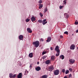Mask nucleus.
<instances>
[{
  "label": "nucleus",
  "instance_id": "nucleus-1",
  "mask_svg": "<svg viewBox=\"0 0 78 78\" xmlns=\"http://www.w3.org/2000/svg\"><path fill=\"white\" fill-rule=\"evenodd\" d=\"M55 51H57V54H56V56H58L59 55V53H60V50L59 49V46H57L55 49Z\"/></svg>",
  "mask_w": 78,
  "mask_h": 78
},
{
  "label": "nucleus",
  "instance_id": "nucleus-2",
  "mask_svg": "<svg viewBox=\"0 0 78 78\" xmlns=\"http://www.w3.org/2000/svg\"><path fill=\"white\" fill-rule=\"evenodd\" d=\"M33 44L34 45V47H35L37 48V47H39L40 44L39 43V41H37L34 42L33 43Z\"/></svg>",
  "mask_w": 78,
  "mask_h": 78
},
{
  "label": "nucleus",
  "instance_id": "nucleus-3",
  "mask_svg": "<svg viewBox=\"0 0 78 78\" xmlns=\"http://www.w3.org/2000/svg\"><path fill=\"white\" fill-rule=\"evenodd\" d=\"M54 73L55 75H59V70L58 69L55 70L54 72Z\"/></svg>",
  "mask_w": 78,
  "mask_h": 78
},
{
  "label": "nucleus",
  "instance_id": "nucleus-4",
  "mask_svg": "<svg viewBox=\"0 0 78 78\" xmlns=\"http://www.w3.org/2000/svg\"><path fill=\"white\" fill-rule=\"evenodd\" d=\"M48 70L49 71H50V72H51L52 70H54V67H53V66H51L49 67L48 68Z\"/></svg>",
  "mask_w": 78,
  "mask_h": 78
},
{
  "label": "nucleus",
  "instance_id": "nucleus-5",
  "mask_svg": "<svg viewBox=\"0 0 78 78\" xmlns=\"http://www.w3.org/2000/svg\"><path fill=\"white\" fill-rule=\"evenodd\" d=\"M69 61L71 64H73L75 62V60L73 59H70L69 60Z\"/></svg>",
  "mask_w": 78,
  "mask_h": 78
},
{
  "label": "nucleus",
  "instance_id": "nucleus-6",
  "mask_svg": "<svg viewBox=\"0 0 78 78\" xmlns=\"http://www.w3.org/2000/svg\"><path fill=\"white\" fill-rule=\"evenodd\" d=\"M27 30L28 33H32V30L30 28H27Z\"/></svg>",
  "mask_w": 78,
  "mask_h": 78
},
{
  "label": "nucleus",
  "instance_id": "nucleus-7",
  "mask_svg": "<svg viewBox=\"0 0 78 78\" xmlns=\"http://www.w3.org/2000/svg\"><path fill=\"white\" fill-rule=\"evenodd\" d=\"M75 46L74 44H72L70 47V49L71 50H74L75 49Z\"/></svg>",
  "mask_w": 78,
  "mask_h": 78
},
{
  "label": "nucleus",
  "instance_id": "nucleus-8",
  "mask_svg": "<svg viewBox=\"0 0 78 78\" xmlns=\"http://www.w3.org/2000/svg\"><path fill=\"white\" fill-rule=\"evenodd\" d=\"M51 37H48V38L47 40H46V42H48L51 41Z\"/></svg>",
  "mask_w": 78,
  "mask_h": 78
},
{
  "label": "nucleus",
  "instance_id": "nucleus-9",
  "mask_svg": "<svg viewBox=\"0 0 78 78\" xmlns=\"http://www.w3.org/2000/svg\"><path fill=\"white\" fill-rule=\"evenodd\" d=\"M22 73H20L18 74V75L17 76V77L18 78H22Z\"/></svg>",
  "mask_w": 78,
  "mask_h": 78
},
{
  "label": "nucleus",
  "instance_id": "nucleus-10",
  "mask_svg": "<svg viewBox=\"0 0 78 78\" xmlns=\"http://www.w3.org/2000/svg\"><path fill=\"white\" fill-rule=\"evenodd\" d=\"M64 16H65V17H66L67 19L69 17V14L66 13L64 14Z\"/></svg>",
  "mask_w": 78,
  "mask_h": 78
},
{
  "label": "nucleus",
  "instance_id": "nucleus-11",
  "mask_svg": "<svg viewBox=\"0 0 78 78\" xmlns=\"http://www.w3.org/2000/svg\"><path fill=\"white\" fill-rule=\"evenodd\" d=\"M31 20L32 22H34V21L36 20V18L34 17H32L31 18Z\"/></svg>",
  "mask_w": 78,
  "mask_h": 78
},
{
  "label": "nucleus",
  "instance_id": "nucleus-12",
  "mask_svg": "<svg viewBox=\"0 0 78 78\" xmlns=\"http://www.w3.org/2000/svg\"><path fill=\"white\" fill-rule=\"evenodd\" d=\"M35 69L37 71H39L40 70H41V67L39 66H38L37 67L35 68Z\"/></svg>",
  "mask_w": 78,
  "mask_h": 78
},
{
  "label": "nucleus",
  "instance_id": "nucleus-13",
  "mask_svg": "<svg viewBox=\"0 0 78 78\" xmlns=\"http://www.w3.org/2000/svg\"><path fill=\"white\" fill-rule=\"evenodd\" d=\"M23 35H20L19 37V39H20V40H22V39H23Z\"/></svg>",
  "mask_w": 78,
  "mask_h": 78
},
{
  "label": "nucleus",
  "instance_id": "nucleus-14",
  "mask_svg": "<svg viewBox=\"0 0 78 78\" xmlns=\"http://www.w3.org/2000/svg\"><path fill=\"white\" fill-rule=\"evenodd\" d=\"M45 63L46 64H49L50 63V60H48L46 61Z\"/></svg>",
  "mask_w": 78,
  "mask_h": 78
},
{
  "label": "nucleus",
  "instance_id": "nucleus-15",
  "mask_svg": "<svg viewBox=\"0 0 78 78\" xmlns=\"http://www.w3.org/2000/svg\"><path fill=\"white\" fill-rule=\"evenodd\" d=\"M39 5V9H41V8H42L43 7V5H42V4H40Z\"/></svg>",
  "mask_w": 78,
  "mask_h": 78
},
{
  "label": "nucleus",
  "instance_id": "nucleus-16",
  "mask_svg": "<svg viewBox=\"0 0 78 78\" xmlns=\"http://www.w3.org/2000/svg\"><path fill=\"white\" fill-rule=\"evenodd\" d=\"M60 59H64V55H62L60 56Z\"/></svg>",
  "mask_w": 78,
  "mask_h": 78
},
{
  "label": "nucleus",
  "instance_id": "nucleus-17",
  "mask_svg": "<svg viewBox=\"0 0 78 78\" xmlns=\"http://www.w3.org/2000/svg\"><path fill=\"white\" fill-rule=\"evenodd\" d=\"M13 76V74H12V73H10L9 74V77L10 78H12Z\"/></svg>",
  "mask_w": 78,
  "mask_h": 78
},
{
  "label": "nucleus",
  "instance_id": "nucleus-18",
  "mask_svg": "<svg viewBox=\"0 0 78 78\" xmlns=\"http://www.w3.org/2000/svg\"><path fill=\"white\" fill-rule=\"evenodd\" d=\"M33 53H31L29 54V56L30 58H33Z\"/></svg>",
  "mask_w": 78,
  "mask_h": 78
},
{
  "label": "nucleus",
  "instance_id": "nucleus-19",
  "mask_svg": "<svg viewBox=\"0 0 78 78\" xmlns=\"http://www.w3.org/2000/svg\"><path fill=\"white\" fill-rule=\"evenodd\" d=\"M48 77V76L47 75H44L42 76V78H47Z\"/></svg>",
  "mask_w": 78,
  "mask_h": 78
},
{
  "label": "nucleus",
  "instance_id": "nucleus-20",
  "mask_svg": "<svg viewBox=\"0 0 78 78\" xmlns=\"http://www.w3.org/2000/svg\"><path fill=\"white\" fill-rule=\"evenodd\" d=\"M48 11V9H47V8H46L45 9H44V13H45L47 11Z\"/></svg>",
  "mask_w": 78,
  "mask_h": 78
},
{
  "label": "nucleus",
  "instance_id": "nucleus-21",
  "mask_svg": "<svg viewBox=\"0 0 78 78\" xmlns=\"http://www.w3.org/2000/svg\"><path fill=\"white\" fill-rule=\"evenodd\" d=\"M69 72V71L68 70H67L66 71L65 73L66 74H68Z\"/></svg>",
  "mask_w": 78,
  "mask_h": 78
},
{
  "label": "nucleus",
  "instance_id": "nucleus-22",
  "mask_svg": "<svg viewBox=\"0 0 78 78\" xmlns=\"http://www.w3.org/2000/svg\"><path fill=\"white\" fill-rule=\"evenodd\" d=\"M47 23V21H46V22H42V24L43 25H44L46 24V23Z\"/></svg>",
  "mask_w": 78,
  "mask_h": 78
},
{
  "label": "nucleus",
  "instance_id": "nucleus-23",
  "mask_svg": "<svg viewBox=\"0 0 78 78\" xmlns=\"http://www.w3.org/2000/svg\"><path fill=\"white\" fill-rule=\"evenodd\" d=\"M38 22H39V23H41L42 22V20H38Z\"/></svg>",
  "mask_w": 78,
  "mask_h": 78
},
{
  "label": "nucleus",
  "instance_id": "nucleus-24",
  "mask_svg": "<svg viewBox=\"0 0 78 78\" xmlns=\"http://www.w3.org/2000/svg\"><path fill=\"white\" fill-rule=\"evenodd\" d=\"M30 20V19H27L26 20V22H29Z\"/></svg>",
  "mask_w": 78,
  "mask_h": 78
},
{
  "label": "nucleus",
  "instance_id": "nucleus-25",
  "mask_svg": "<svg viewBox=\"0 0 78 78\" xmlns=\"http://www.w3.org/2000/svg\"><path fill=\"white\" fill-rule=\"evenodd\" d=\"M51 59H55V56H52L51 57Z\"/></svg>",
  "mask_w": 78,
  "mask_h": 78
},
{
  "label": "nucleus",
  "instance_id": "nucleus-26",
  "mask_svg": "<svg viewBox=\"0 0 78 78\" xmlns=\"http://www.w3.org/2000/svg\"><path fill=\"white\" fill-rule=\"evenodd\" d=\"M64 34H69V33L67 31H66L64 33Z\"/></svg>",
  "mask_w": 78,
  "mask_h": 78
},
{
  "label": "nucleus",
  "instance_id": "nucleus-27",
  "mask_svg": "<svg viewBox=\"0 0 78 78\" xmlns=\"http://www.w3.org/2000/svg\"><path fill=\"white\" fill-rule=\"evenodd\" d=\"M59 8H60V9H62V8H63V6L60 5V6H59Z\"/></svg>",
  "mask_w": 78,
  "mask_h": 78
},
{
  "label": "nucleus",
  "instance_id": "nucleus-28",
  "mask_svg": "<svg viewBox=\"0 0 78 78\" xmlns=\"http://www.w3.org/2000/svg\"><path fill=\"white\" fill-rule=\"evenodd\" d=\"M40 15L41 17H42V16H43V14H42V13H40Z\"/></svg>",
  "mask_w": 78,
  "mask_h": 78
},
{
  "label": "nucleus",
  "instance_id": "nucleus-29",
  "mask_svg": "<svg viewBox=\"0 0 78 78\" xmlns=\"http://www.w3.org/2000/svg\"><path fill=\"white\" fill-rule=\"evenodd\" d=\"M46 20H47L46 19H44L43 21L42 22H46Z\"/></svg>",
  "mask_w": 78,
  "mask_h": 78
},
{
  "label": "nucleus",
  "instance_id": "nucleus-30",
  "mask_svg": "<svg viewBox=\"0 0 78 78\" xmlns=\"http://www.w3.org/2000/svg\"><path fill=\"white\" fill-rule=\"evenodd\" d=\"M69 70L70 71V72H72V69L71 68H70L69 69Z\"/></svg>",
  "mask_w": 78,
  "mask_h": 78
},
{
  "label": "nucleus",
  "instance_id": "nucleus-31",
  "mask_svg": "<svg viewBox=\"0 0 78 78\" xmlns=\"http://www.w3.org/2000/svg\"><path fill=\"white\" fill-rule=\"evenodd\" d=\"M46 54V52H43L42 53V54L43 55H44Z\"/></svg>",
  "mask_w": 78,
  "mask_h": 78
},
{
  "label": "nucleus",
  "instance_id": "nucleus-32",
  "mask_svg": "<svg viewBox=\"0 0 78 78\" xmlns=\"http://www.w3.org/2000/svg\"><path fill=\"white\" fill-rule=\"evenodd\" d=\"M44 41V40L43 39L41 38V42H43V41Z\"/></svg>",
  "mask_w": 78,
  "mask_h": 78
},
{
  "label": "nucleus",
  "instance_id": "nucleus-33",
  "mask_svg": "<svg viewBox=\"0 0 78 78\" xmlns=\"http://www.w3.org/2000/svg\"><path fill=\"white\" fill-rule=\"evenodd\" d=\"M42 0H40L39 1V3H42Z\"/></svg>",
  "mask_w": 78,
  "mask_h": 78
},
{
  "label": "nucleus",
  "instance_id": "nucleus-34",
  "mask_svg": "<svg viewBox=\"0 0 78 78\" xmlns=\"http://www.w3.org/2000/svg\"><path fill=\"white\" fill-rule=\"evenodd\" d=\"M66 1H67L66 0H64L63 1V3H64V4H66Z\"/></svg>",
  "mask_w": 78,
  "mask_h": 78
},
{
  "label": "nucleus",
  "instance_id": "nucleus-35",
  "mask_svg": "<svg viewBox=\"0 0 78 78\" xmlns=\"http://www.w3.org/2000/svg\"><path fill=\"white\" fill-rule=\"evenodd\" d=\"M42 58L43 59H45V58H46V57L45 56H43L42 57Z\"/></svg>",
  "mask_w": 78,
  "mask_h": 78
},
{
  "label": "nucleus",
  "instance_id": "nucleus-36",
  "mask_svg": "<svg viewBox=\"0 0 78 78\" xmlns=\"http://www.w3.org/2000/svg\"><path fill=\"white\" fill-rule=\"evenodd\" d=\"M62 72L63 73H64L65 72V69H63L62 70Z\"/></svg>",
  "mask_w": 78,
  "mask_h": 78
},
{
  "label": "nucleus",
  "instance_id": "nucleus-37",
  "mask_svg": "<svg viewBox=\"0 0 78 78\" xmlns=\"http://www.w3.org/2000/svg\"><path fill=\"white\" fill-rule=\"evenodd\" d=\"M75 25H78V22H75Z\"/></svg>",
  "mask_w": 78,
  "mask_h": 78
},
{
  "label": "nucleus",
  "instance_id": "nucleus-38",
  "mask_svg": "<svg viewBox=\"0 0 78 78\" xmlns=\"http://www.w3.org/2000/svg\"><path fill=\"white\" fill-rule=\"evenodd\" d=\"M60 38H61V39H62V38H63V36L62 35H61L60 36Z\"/></svg>",
  "mask_w": 78,
  "mask_h": 78
},
{
  "label": "nucleus",
  "instance_id": "nucleus-39",
  "mask_svg": "<svg viewBox=\"0 0 78 78\" xmlns=\"http://www.w3.org/2000/svg\"><path fill=\"white\" fill-rule=\"evenodd\" d=\"M16 74H14V75H13V77L12 78H15V77H16Z\"/></svg>",
  "mask_w": 78,
  "mask_h": 78
},
{
  "label": "nucleus",
  "instance_id": "nucleus-40",
  "mask_svg": "<svg viewBox=\"0 0 78 78\" xmlns=\"http://www.w3.org/2000/svg\"><path fill=\"white\" fill-rule=\"evenodd\" d=\"M29 67L30 69H31V67H32V65H30L29 66Z\"/></svg>",
  "mask_w": 78,
  "mask_h": 78
},
{
  "label": "nucleus",
  "instance_id": "nucleus-41",
  "mask_svg": "<svg viewBox=\"0 0 78 78\" xmlns=\"http://www.w3.org/2000/svg\"><path fill=\"white\" fill-rule=\"evenodd\" d=\"M25 73H28V71L27 70H26L25 71Z\"/></svg>",
  "mask_w": 78,
  "mask_h": 78
},
{
  "label": "nucleus",
  "instance_id": "nucleus-42",
  "mask_svg": "<svg viewBox=\"0 0 78 78\" xmlns=\"http://www.w3.org/2000/svg\"><path fill=\"white\" fill-rule=\"evenodd\" d=\"M51 50H53V48L51 47Z\"/></svg>",
  "mask_w": 78,
  "mask_h": 78
},
{
  "label": "nucleus",
  "instance_id": "nucleus-43",
  "mask_svg": "<svg viewBox=\"0 0 78 78\" xmlns=\"http://www.w3.org/2000/svg\"><path fill=\"white\" fill-rule=\"evenodd\" d=\"M71 76H72V75H71V74H69V77H71Z\"/></svg>",
  "mask_w": 78,
  "mask_h": 78
},
{
  "label": "nucleus",
  "instance_id": "nucleus-44",
  "mask_svg": "<svg viewBox=\"0 0 78 78\" xmlns=\"http://www.w3.org/2000/svg\"><path fill=\"white\" fill-rule=\"evenodd\" d=\"M64 78H67V76H65Z\"/></svg>",
  "mask_w": 78,
  "mask_h": 78
},
{
  "label": "nucleus",
  "instance_id": "nucleus-45",
  "mask_svg": "<svg viewBox=\"0 0 78 78\" xmlns=\"http://www.w3.org/2000/svg\"><path fill=\"white\" fill-rule=\"evenodd\" d=\"M37 64H39V62H37Z\"/></svg>",
  "mask_w": 78,
  "mask_h": 78
},
{
  "label": "nucleus",
  "instance_id": "nucleus-46",
  "mask_svg": "<svg viewBox=\"0 0 78 78\" xmlns=\"http://www.w3.org/2000/svg\"><path fill=\"white\" fill-rule=\"evenodd\" d=\"M77 50H78V47H77Z\"/></svg>",
  "mask_w": 78,
  "mask_h": 78
}]
</instances>
